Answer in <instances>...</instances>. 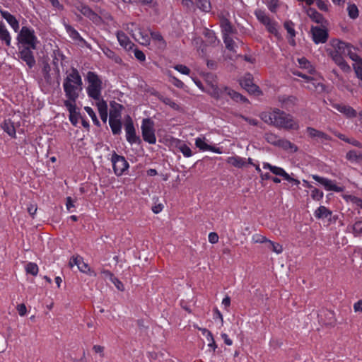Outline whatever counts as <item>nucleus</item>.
<instances>
[{
	"label": "nucleus",
	"mask_w": 362,
	"mask_h": 362,
	"mask_svg": "<svg viewBox=\"0 0 362 362\" xmlns=\"http://www.w3.org/2000/svg\"><path fill=\"white\" fill-rule=\"evenodd\" d=\"M293 74L300 76L305 80L303 86L305 88L311 91L316 92H322L324 90V86L322 83L321 81L317 77L315 73L310 75H306L305 74H302L296 71L293 72Z\"/></svg>",
	"instance_id": "nucleus-9"
},
{
	"label": "nucleus",
	"mask_w": 362,
	"mask_h": 362,
	"mask_svg": "<svg viewBox=\"0 0 362 362\" xmlns=\"http://www.w3.org/2000/svg\"><path fill=\"white\" fill-rule=\"evenodd\" d=\"M141 133L145 141L150 144H154L156 142V137L154 130V122L150 118H146L142 120Z\"/></svg>",
	"instance_id": "nucleus-10"
},
{
	"label": "nucleus",
	"mask_w": 362,
	"mask_h": 362,
	"mask_svg": "<svg viewBox=\"0 0 362 362\" xmlns=\"http://www.w3.org/2000/svg\"><path fill=\"white\" fill-rule=\"evenodd\" d=\"M106 273H107V276H109L110 281L115 286V287L119 291H122L124 290V286L123 284L117 278L114 276V275L109 272H107Z\"/></svg>",
	"instance_id": "nucleus-46"
},
{
	"label": "nucleus",
	"mask_w": 362,
	"mask_h": 362,
	"mask_svg": "<svg viewBox=\"0 0 362 362\" xmlns=\"http://www.w3.org/2000/svg\"><path fill=\"white\" fill-rule=\"evenodd\" d=\"M109 124L114 134H118L121 132L122 123L121 119H109Z\"/></svg>",
	"instance_id": "nucleus-39"
},
{
	"label": "nucleus",
	"mask_w": 362,
	"mask_h": 362,
	"mask_svg": "<svg viewBox=\"0 0 362 362\" xmlns=\"http://www.w3.org/2000/svg\"><path fill=\"white\" fill-rule=\"evenodd\" d=\"M308 135L317 141H324L329 139V136L324 132L317 130L313 127H308L306 129Z\"/></svg>",
	"instance_id": "nucleus-25"
},
{
	"label": "nucleus",
	"mask_w": 362,
	"mask_h": 362,
	"mask_svg": "<svg viewBox=\"0 0 362 362\" xmlns=\"http://www.w3.org/2000/svg\"><path fill=\"white\" fill-rule=\"evenodd\" d=\"M173 68L182 74L189 75L190 73V69L183 64H177Z\"/></svg>",
	"instance_id": "nucleus-56"
},
{
	"label": "nucleus",
	"mask_w": 362,
	"mask_h": 362,
	"mask_svg": "<svg viewBox=\"0 0 362 362\" xmlns=\"http://www.w3.org/2000/svg\"><path fill=\"white\" fill-rule=\"evenodd\" d=\"M346 55H348L350 59L354 61V63L359 60L360 57L355 52V48L351 44L347 43V49H346Z\"/></svg>",
	"instance_id": "nucleus-40"
},
{
	"label": "nucleus",
	"mask_w": 362,
	"mask_h": 362,
	"mask_svg": "<svg viewBox=\"0 0 362 362\" xmlns=\"http://www.w3.org/2000/svg\"><path fill=\"white\" fill-rule=\"evenodd\" d=\"M63 89L67 100L64 102L76 103L83 90V81L78 71L73 68L66 73L63 81Z\"/></svg>",
	"instance_id": "nucleus-2"
},
{
	"label": "nucleus",
	"mask_w": 362,
	"mask_h": 362,
	"mask_svg": "<svg viewBox=\"0 0 362 362\" xmlns=\"http://www.w3.org/2000/svg\"><path fill=\"white\" fill-rule=\"evenodd\" d=\"M176 146L185 157L189 158L192 156L191 148L185 142L177 140Z\"/></svg>",
	"instance_id": "nucleus-33"
},
{
	"label": "nucleus",
	"mask_w": 362,
	"mask_h": 362,
	"mask_svg": "<svg viewBox=\"0 0 362 362\" xmlns=\"http://www.w3.org/2000/svg\"><path fill=\"white\" fill-rule=\"evenodd\" d=\"M195 4L203 12L208 13L211 9L210 0H194Z\"/></svg>",
	"instance_id": "nucleus-36"
},
{
	"label": "nucleus",
	"mask_w": 362,
	"mask_h": 362,
	"mask_svg": "<svg viewBox=\"0 0 362 362\" xmlns=\"http://www.w3.org/2000/svg\"><path fill=\"white\" fill-rule=\"evenodd\" d=\"M31 49V48L25 47L20 52L21 59L25 61L30 67H32L35 63Z\"/></svg>",
	"instance_id": "nucleus-24"
},
{
	"label": "nucleus",
	"mask_w": 362,
	"mask_h": 362,
	"mask_svg": "<svg viewBox=\"0 0 362 362\" xmlns=\"http://www.w3.org/2000/svg\"><path fill=\"white\" fill-rule=\"evenodd\" d=\"M64 25L66 33H68V35H69L70 37H71L74 40H79V41L83 40L80 34L73 27H71L70 25L67 24L66 23H64Z\"/></svg>",
	"instance_id": "nucleus-35"
},
{
	"label": "nucleus",
	"mask_w": 362,
	"mask_h": 362,
	"mask_svg": "<svg viewBox=\"0 0 362 362\" xmlns=\"http://www.w3.org/2000/svg\"><path fill=\"white\" fill-rule=\"evenodd\" d=\"M313 40L316 44L325 43L328 38L327 30L324 28L313 26L311 28Z\"/></svg>",
	"instance_id": "nucleus-15"
},
{
	"label": "nucleus",
	"mask_w": 362,
	"mask_h": 362,
	"mask_svg": "<svg viewBox=\"0 0 362 362\" xmlns=\"http://www.w3.org/2000/svg\"><path fill=\"white\" fill-rule=\"evenodd\" d=\"M333 107L348 118L354 117L357 115L356 111L353 107L345 104L336 103L333 105Z\"/></svg>",
	"instance_id": "nucleus-18"
},
{
	"label": "nucleus",
	"mask_w": 362,
	"mask_h": 362,
	"mask_svg": "<svg viewBox=\"0 0 362 362\" xmlns=\"http://www.w3.org/2000/svg\"><path fill=\"white\" fill-rule=\"evenodd\" d=\"M347 12L349 18L351 19H356L358 17V9L356 5L354 4H348Z\"/></svg>",
	"instance_id": "nucleus-41"
},
{
	"label": "nucleus",
	"mask_w": 362,
	"mask_h": 362,
	"mask_svg": "<svg viewBox=\"0 0 362 362\" xmlns=\"http://www.w3.org/2000/svg\"><path fill=\"white\" fill-rule=\"evenodd\" d=\"M158 98L161 102H163L166 105H168L172 109L175 110H180V105L176 102H175L172 98L160 94L158 95Z\"/></svg>",
	"instance_id": "nucleus-34"
},
{
	"label": "nucleus",
	"mask_w": 362,
	"mask_h": 362,
	"mask_svg": "<svg viewBox=\"0 0 362 362\" xmlns=\"http://www.w3.org/2000/svg\"><path fill=\"white\" fill-rule=\"evenodd\" d=\"M281 177L284 180H286L288 182H291L296 185H298L300 184V181L298 180L291 177L286 171L284 172Z\"/></svg>",
	"instance_id": "nucleus-61"
},
{
	"label": "nucleus",
	"mask_w": 362,
	"mask_h": 362,
	"mask_svg": "<svg viewBox=\"0 0 362 362\" xmlns=\"http://www.w3.org/2000/svg\"><path fill=\"white\" fill-rule=\"evenodd\" d=\"M279 146H281L284 148H291V149L294 148L296 150L295 146L292 143H291L289 141H287V140L280 139Z\"/></svg>",
	"instance_id": "nucleus-60"
},
{
	"label": "nucleus",
	"mask_w": 362,
	"mask_h": 362,
	"mask_svg": "<svg viewBox=\"0 0 362 362\" xmlns=\"http://www.w3.org/2000/svg\"><path fill=\"white\" fill-rule=\"evenodd\" d=\"M84 110L87 112V114L91 117L93 123L95 125L99 126L100 122L98 119L97 116H96L95 113L94 112L93 110L91 107H88V106L84 107Z\"/></svg>",
	"instance_id": "nucleus-51"
},
{
	"label": "nucleus",
	"mask_w": 362,
	"mask_h": 362,
	"mask_svg": "<svg viewBox=\"0 0 362 362\" xmlns=\"http://www.w3.org/2000/svg\"><path fill=\"white\" fill-rule=\"evenodd\" d=\"M284 27L291 38L295 37L296 32H295L293 23L292 22H291V21L285 22Z\"/></svg>",
	"instance_id": "nucleus-54"
},
{
	"label": "nucleus",
	"mask_w": 362,
	"mask_h": 362,
	"mask_svg": "<svg viewBox=\"0 0 362 362\" xmlns=\"http://www.w3.org/2000/svg\"><path fill=\"white\" fill-rule=\"evenodd\" d=\"M79 11L84 16L87 17L95 24L100 25L102 23V17L93 11L88 6L81 5Z\"/></svg>",
	"instance_id": "nucleus-16"
},
{
	"label": "nucleus",
	"mask_w": 362,
	"mask_h": 362,
	"mask_svg": "<svg viewBox=\"0 0 362 362\" xmlns=\"http://www.w3.org/2000/svg\"><path fill=\"white\" fill-rule=\"evenodd\" d=\"M65 107L69 112V120L73 125H76L78 119V115L76 112V103L64 102Z\"/></svg>",
	"instance_id": "nucleus-20"
},
{
	"label": "nucleus",
	"mask_w": 362,
	"mask_h": 362,
	"mask_svg": "<svg viewBox=\"0 0 362 362\" xmlns=\"http://www.w3.org/2000/svg\"><path fill=\"white\" fill-rule=\"evenodd\" d=\"M206 92L216 99L225 98L226 95L235 101L244 100L245 98L238 93L224 88L223 89L218 87L216 77L213 74H208L206 76Z\"/></svg>",
	"instance_id": "nucleus-3"
},
{
	"label": "nucleus",
	"mask_w": 362,
	"mask_h": 362,
	"mask_svg": "<svg viewBox=\"0 0 362 362\" xmlns=\"http://www.w3.org/2000/svg\"><path fill=\"white\" fill-rule=\"evenodd\" d=\"M259 117L265 123L273 125L277 128L298 130L300 127L298 122L292 115L278 108H274L270 111L263 112L260 114Z\"/></svg>",
	"instance_id": "nucleus-1"
},
{
	"label": "nucleus",
	"mask_w": 362,
	"mask_h": 362,
	"mask_svg": "<svg viewBox=\"0 0 362 362\" xmlns=\"http://www.w3.org/2000/svg\"><path fill=\"white\" fill-rule=\"evenodd\" d=\"M126 139L130 144L141 143L140 138L136 134L135 128L132 122L125 124Z\"/></svg>",
	"instance_id": "nucleus-17"
},
{
	"label": "nucleus",
	"mask_w": 362,
	"mask_h": 362,
	"mask_svg": "<svg viewBox=\"0 0 362 362\" xmlns=\"http://www.w3.org/2000/svg\"><path fill=\"white\" fill-rule=\"evenodd\" d=\"M265 139L268 143H270L275 146H279L281 139L276 135L272 133L266 134Z\"/></svg>",
	"instance_id": "nucleus-50"
},
{
	"label": "nucleus",
	"mask_w": 362,
	"mask_h": 362,
	"mask_svg": "<svg viewBox=\"0 0 362 362\" xmlns=\"http://www.w3.org/2000/svg\"><path fill=\"white\" fill-rule=\"evenodd\" d=\"M267 247L271 249L277 255L281 254L283 252V247L278 243L273 242L269 240V242L267 244Z\"/></svg>",
	"instance_id": "nucleus-44"
},
{
	"label": "nucleus",
	"mask_w": 362,
	"mask_h": 362,
	"mask_svg": "<svg viewBox=\"0 0 362 362\" xmlns=\"http://www.w3.org/2000/svg\"><path fill=\"white\" fill-rule=\"evenodd\" d=\"M122 106L120 105H115L110 111V117L109 119H121V110Z\"/></svg>",
	"instance_id": "nucleus-43"
},
{
	"label": "nucleus",
	"mask_w": 362,
	"mask_h": 362,
	"mask_svg": "<svg viewBox=\"0 0 362 362\" xmlns=\"http://www.w3.org/2000/svg\"><path fill=\"white\" fill-rule=\"evenodd\" d=\"M219 17L221 18V28L223 37L230 35L233 32V28L230 23L224 16H219Z\"/></svg>",
	"instance_id": "nucleus-27"
},
{
	"label": "nucleus",
	"mask_w": 362,
	"mask_h": 362,
	"mask_svg": "<svg viewBox=\"0 0 362 362\" xmlns=\"http://www.w3.org/2000/svg\"><path fill=\"white\" fill-rule=\"evenodd\" d=\"M71 267L76 265L78 269L83 273L88 274L90 272V267L88 264L84 262L83 258L80 256L73 257L70 261Z\"/></svg>",
	"instance_id": "nucleus-23"
},
{
	"label": "nucleus",
	"mask_w": 362,
	"mask_h": 362,
	"mask_svg": "<svg viewBox=\"0 0 362 362\" xmlns=\"http://www.w3.org/2000/svg\"><path fill=\"white\" fill-rule=\"evenodd\" d=\"M150 34L151 39H152L155 42H156V45L158 48H165L166 42L160 33L151 31Z\"/></svg>",
	"instance_id": "nucleus-31"
},
{
	"label": "nucleus",
	"mask_w": 362,
	"mask_h": 362,
	"mask_svg": "<svg viewBox=\"0 0 362 362\" xmlns=\"http://www.w3.org/2000/svg\"><path fill=\"white\" fill-rule=\"evenodd\" d=\"M194 144L202 151H211L218 154L222 153V151L219 148L209 145L206 137L204 136L197 137Z\"/></svg>",
	"instance_id": "nucleus-14"
},
{
	"label": "nucleus",
	"mask_w": 362,
	"mask_h": 362,
	"mask_svg": "<svg viewBox=\"0 0 362 362\" xmlns=\"http://www.w3.org/2000/svg\"><path fill=\"white\" fill-rule=\"evenodd\" d=\"M123 28L126 30L132 37L139 44L144 46H148L151 42V30L148 28L141 27L135 23H129L124 25Z\"/></svg>",
	"instance_id": "nucleus-6"
},
{
	"label": "nucleus",
	"mask_w": 362,
	"mask_h": 362,
	"mask_svg": "<svg viewBox=\"0 0 362 362\" xmlns=\"http://www.w3.org/2000/svg\"><path fill=\"white\" fill-rule=\"evenodd\" d=\"M85 80L87 83L86 93L88 96L94 100H100L103 90V81L100 77L95 72L88 71Z\"/></svg>",
	"instance_id": "nucleus-5"
},
{
	"label": "nucleus",
	"mask_w": 362,
	"mask_h": 362,
	"mask_svg": "<svg viewBox=\"0 0 362 362\" xmlns=\"http://www.w3.org/2000/svg\"><path fill=\"white\" fill-rule=\"evenodd\" d=\"M314 214L317 218L322 219L330 216L332 211L325 206H320L315 211Z\"/></svg>",
	"instance_id": "nucleus-32"
},
{
	"label": "nucleus",
	"mask_w": 362,
	"mask_h": 362,
	"mask_svg": "<svg viewBox=\"0 0 362 362\" xmlns=\"http://www.w3.org/2000/svg\"><path fill=\"white\" fill-rule=\"evenodd\" d=\"M262 167L264 169L269 170L273 174L279 176H282L284 172L285 171L282 168L272 165L270 163L264 162L262 163Z\"/></svg>",
	"instance_id": "nucleus-37"
},
{
	"label": "nucleus",
	"mask_w": 362,
	"mask_h": 362,
	"mask_svg": "<svg viewBox=\"0 0 362 362\" xmlns=\"http://www.w3.org/2000/svg\"><path fill=\"white\" fill-rule=\"evenodd\" d=\"M296 98L292 95H280L278 97V101L280 106L284 109H290L296 103Z\"/></svg>",
	"instance_id": "nucleus-21"
},
{
	"label": "nucleus",
	"mask_w": 362,
	"mask_h": 362,
	"mask_svg": "<svg viewBox=\"0 0 362 362\" xmlns=\"http://www.w3.org/2000/svg\"><path fill=\"white\" fill-rule=\"evenodd\" d=\"M112 168L117 176H121L129 168V163L124 156L114 153L111 158Z\"/></svg>",
	"instance_id": "nucleus-11"
},
{
	"label": "nucleus",
	"mask_w": 362,
	"mask_h": 362,
	"mask_svg": "<svg viewBox=\"0 0 362 362\" xmlns=\"http://www.w3.org/2000/svg\"><path fill=\"white\" fill-rule=\"evenodd\" d=\"M25 270L27 274H30L33 276H37L39 272V268L37 264L34 262H28L25 266Z\"/></svg>",
	"instance_id": "nucleus-42"
},
{
	"label": "nucleus",
	"mask_w": 362,
	"mask_h": 362,
	"mask_svg": "<svg viewBox=\"0 0 362 362\" xmlns=\"http://www.w3.org/2000/svg\"><path fill=\"white\" fill-rule=\"evenodd\" d=\"M306 13L308 16L315 23H320L322 25L326 23V21L324 17L315 9L309 8L307 9Z\"/></svg>",
	"instance_id": "nucleus-29"
},
{
	"label": "nucleus",
	"mask_w": 362,
	"mask_h": 362,
	"mask_svg": "<svg viewBox=\"0 0 362 362\" xmlns=\"http://www.w3.org/2000/svg\"><path fill=\"white\" fill-rule=\"evenodd\" d=\"M300 68L306 69L310 74L315 73V70L310 63L304 57L298 59Z\"/></svg>",
	"instance_id": "nucleus-38"
},
{
	"label": "nucleus",
	"mask_w": 362,
	"mask_h": 362,
	"mask_svg": "<svg viewBox=\"0 0 362 362\" xmlns=\"http://www.w3.org/2000/svg\"><path fill=\"white\" fill-rule=\"evenodd\" d=\"M353 67L356 74L362 72V58L354 62Z\"/></svg>",
	"instance_id": "nucleus-63"
},
{
	"label": "nucleus",
	"mask_w": 362,
	"mask_h": 362,
	"mask_svg": "<svg viewBox=\"0 0 362 362\" xmlns=\"http://www.w3.org/2000/svg\"><path fill=\"white\" fill-rule=\"evenodd\" d=\"M330 48L327 52L332 60L344 72L351 71L349 65L346 62L344 56L346 55L347 43L337 39L332 40L329 42Z\"/></svg>",
	"instance_id": "nucleus-4"
},
{
	"label": "nucleus",
	"mask_w": 362,
	"mask_h": 362,
	"mask_svg": "<svg viewBox=\"0 0 362 362\" xmlns=\"http://www.w3.org/2000/svg\"><path fill=\"white\" fill-rule=\"evenodd\" d=\"M255 15L259 22H260L265 27L266 30L269 33L274 35L276 37L279 36L278 23L274 19L271 18L264 11L257 9L255 11Z\"/></svg>",
	"instance_id": "nucleus-7"
},
{
	"label": "nucleus",
	"mask_w": 362,
	"mask_h": 362,
	"mask_svg": "<svg viewBox=\"0 0 362 362\" xmlns=\"http://www.w3.org/2000/svg\"><path fill=\"white\" fill-rule=\"evenodd\" d=\"M100 47L103 54L107 58L112 59L115 63L118 64H121L122 63V59L113 50L105 45L100 46Z\"/></svg>",
	"instance_id": "nucleus-26"
},
{
	"label": "nucleus",
	"mask_w": 362,
	"mask_h": 362,
	"mask_svg": "<svg viewBox=\"0 0 362 362\" xmlns=\"http://www.w3.org/2000/svg\"><path fill=\"white\" fill-rule=\"evenodd\" d=\"M99 113L107 112V105L101 98L100 100H95Z\"/></svg>",
	"instance_id": "nucleus-55"
},
{
	"label": "nucleus",
	"mask_w": 362,
	"mask_h": 362,
	"mask_svg": "<svg viewBox=\"0 0 362 362\" xmlns=\"http://www.w3.org/2000/svg\"><path fill=\"white\" fill-rule=\"evenodd\" d=\"M66 207L69 212L74 211L73 209L75 208L74 201L70 197H68L66 198Z\"/></svg>",
	"instance_id": "nucleus-62"
},
{
	"label": "nucleus",
	"mask_w": 362,
	"mask_h": 362,
	"mask_svg": "<svg viewBox=\"0 0 362 362\" xmlns=\"http://www.w3.org/2000/svg\"><path fill=\"white\" fill-rule=\"evenodd\" d=\"M252 242L254 243H265L267 244L269 242V239H267L264 235L259 234V233H255L253 234L252 236Z\"/></svg>",
	"instance_id": "nucleus-48"
},
{
	"label": "nucleus",
	"mask_w": 362,
	"mask_h": 362,
	"mask_svg": "<svg viewBox=\"0 0 362 362\" xmlns=\"http://www.w3.org/2000/svg\"><path fill=\"white\" fill-rule=\"evenodd\" d=\"M312 177L315 181L322 185L327 191H334L336 192H341L344 191V188L342 187L337 185L333 180H331L326 177H320L317 175H313Z\"/></svg>",
	"instance_id": "nucleus-12"
},
{
	"label": "nucleus",
	"mask_w": 362,
	"mask_h": 362,
	"mask_svg": "<svg viewBox=\"0 0 362 362\" xmlns=\"http://www.w3.org/2000/svg\"><path fill=\"white\" fill-rule=\"evenodd\" d=\"M17 40L21 44L32 49L37 48L38 43L37 37L35 34L34 30L26 26L22 27L18 35Z\"/></svg>",
	"instance_id": "nucleus-8"
},
{
	"label": "nucleus",
	"mask_w": 362,
	"mask_h": 362,
	"mask_svg": "<svg viewBox=\"0 0 362 362\" xmlns=\"http://www.w3.org/2000/svg\"><path fill=\"white\" fill-rule=\"evenodd\" d=\"M267 6L272 12L275 13L276 11L277 8L279 6V1L267 0Z\"/></svg>",
	"instance_id": "nucleus-53"
},
{
	"label": "nucleus",
	"mask_w": 362,
	"mask_h": 362,
	"mask_svg": "<svg viewBox=\"0 0 362 362\" xmlns=\"http://www.w3.org/2000/svg\"><path fill=\"white\" fill-rule=\"evenodd\" d=\"M351 231L354 236H359L362 234V221H356L351 226Z\"/></svg>",
	"instance_id": "nucleus-47"
},
{
	"label": "nucleus",
	"mask_w": 362,
	"mask_h": 362,
	"mask_svg": "<svg viewBox=\"0 0 362 362\" xmlns=\"http://www.w3.org/2000/svg\"><path fill=\"white\" fill-rule=\"evenodd\" d=\"M0 13L1 16L7 21L13 30L16 33L18 32L19 29V23L16 17L6 11L0 10Z\"/></svg>",
	"instance_id": "nucleus-22"
},
{
	"label": "nucleus",
	"mask_w": 362,
	"mask_h": 362,
	"mask_svg": "<svg viewBox=\"0 0 362 362\" xmlns=\"http://www.w3.org/2000/svg\"><path fill=\"white\" fill-rule=\"evenodd\" d=\"M0 40L1 41H4L5 42V44L6 45V46L9 47L11 45V37L10 35L9 32L8 31V30L6 28L5 30H4L3 32H1L0 33Z\"/></svg>",
	"instance_id": "nucleus-49"
},
{
	"label": "nucleus",
	"mask_w": 362,
	"mask_h": 362,
	"mask_svg": "<svg viewBox=\"0 0 362 362\" xmlns=\"http://www.w3.org/2000/svg\"><path fill=\"white\" fill-rule=\"evenodd\" d=\"M206 37L208 38L209 42L211 44H215L217 41L216 37L215 36V34L211 30H206L205 33Z\"/></svg>",
	"instance_id": "nucleus-59"
},
{
	"label": "nucleus",
	"mask_w": 362,
	"mask_h": 362,
	"mask_svg": "<svg viewBox=\"0 0 362 362\" xmlns=\"http://www.w3.org/2000/svg\"><path fill=\"white\" fill-rule=\"evenodd\" d=\"M206 339L209 342L208 347L211 349L212 352H214L217 348V345L215 342L213 334H209V336Z\"/></svg>",
	"instance_id": "nucleus-57"
},
{
	"label": "nucleus",
	"mask_w": 362,
	"mask_h": 362,
	"mask_svg": "<svg viewBox=\"0 0 362 362\" xmlns=\"http://www.w3.org/2000/svg\"><path fill=\"white\" fill-rule=\"evenodd\" d=\"M100 16L102 17V22L103 21H106L107 22L113 21L112 16L109 13L105 11H100Z\"/></svg>",
	"instance_id": "nucleus-64"
},
{
	"label": "nucleus",
	"mask_w": 362,
	"mask_h": 362,
	"mask_svg": "<svg viewBox=\"0 0 362 362\" xmlns=\"http://www.w3.org/2000/svg\"><path fill=\"white\" fill-rule=\"evenodd\" d=\"M240 86L245 88L248 93L259 95L260 93V90L257 86L253 83L252 82V76L250 74H245L240 80Z\"/></svg>",
	"instance_id": "nucleus-13"
},
{
	"label": "nucleus",
	"mask_w": 362,
	"mask_h": 362,
	"mask_svg": "<svg viewBox=\"0 0 362 362\" xmlns=\"http://www.w3.org/2000/svg\"><path fill=\"white\" fill-rule=\"evenodd\" d=\"M223 42L226 45V47L230 51L235 52V48L237 46L234 40L230 37V35L224 36L223 37Z\"/></svg>",
	"instance_id": "nucleus-45"
},
{
	"label": "nucleus",
	"mask_w": 362,
	"mask_h": 362,
	"mask_svg": "<svg viewBox=\"0 0 362 362\" xmlns=\"http://www.w3.org/2000/svg\"><path fill=\"white\" fill-rule=\"evenodd\" d=\"M310 196L314 200L320 201L323 198L324 194L320 189L313 187L311 189Z\"/></svg>",
	"instance_id": "nucleus-52"
},
{
	"label": "nucleus",
	"mask_w": 362,
	"mask_h": 362,
	"mask_svg": "<svg viewBox=\"0 0 362 362\" xmlns=\"http://www.w3.org/2000/svg\"><path fill=\"white\" fill-rule=\"evenodd\" d=\"M226 162L228 164L238 168L244 167L247 163L246 158L237 156L228 157L226 160Z\"/></svg>",
	"instance_id": "nucleus-30"
},
{
	"label": "nucleus",
	"mask_w": 362,
	"mask_h": 362,
	"mask_svg": "<svg viewBox=\"0 0 362 362\" xmlns=\"http://www.w3.org/2000/svg\"><path fill=\"white\" fill-rule=\"evenodd\" d=\"M118 42L120 46L127 50L132 49L134 44L129 40L127 35L122 31H117L116 33Z\"/></svg>",
	"instance_id": "nucleus-19"
},
{
	"label": "nucleus",
	"mask_w": 362,
	"mask_h": 362,
	"mask_svg": "<svg viewBox=\"0 0 362 362\" xmlns=\"http://www.w3.org/2000/svg\"><path fill=\"white\" fill-rule=\"evenodd\" d=\"M2 129L10 136L15 137L16 134V128L13 122L11 119H5L1 124Z\"/></svg>",
	"instance_id": "nucleus-28"
},
{
	"label": "nucleus",
	"mask_w": 362,
	"mask_h": 362,
	"mask_svg": "<svg viewBox=\"0 0 362 362\" xmlns=\"http://www.w3.org/2000/svg\"><path fill=\"white\" fill-rule=\"evenodd\" d=\"M134 54L136 59L139 62H144L146 61V55L141 50L135 48L134 49Z\"/></svg>",
	"instance_id": "nucleus-58"
}]
</instances>
